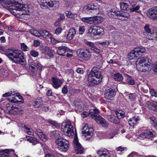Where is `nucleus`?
<instances>
[{
	"label": "nucleus",
	"mask_w": 157,
	"mask_h": 157,
	"mask_svg": "<svg viewBox=\"0 0 157 157\" xmlns=\"http://www.w3.org/2000/svg\"><path fill=\"white\" fill-rule=\"evenodd\" d=\"M43 36L44 38L48 39L51 37V35L48 32L44 29H41L40 31V36Z\"/></svg>",
	"instance_id": "7c9ffc66"
},
{
	"label": "nucleus",
	"mask_w": 157,
	"mask_h": 157,
	"mask_svg": "<svg viewBox=\"0 0 157 157\" xmlns=\"http://www.w3.org/2000/svg\"><path fill=\"white\" fill-rule=\"evenodd\" d=\"M153 70L154 72L157 73V62H155L154 63Z\"/></svg>",
	"instance_id": "774afa93"
},
{
	"label": "nucleus",
	"mask_w": 157,
	"mask_h": 157,
	"mask_svg": "<svg viewBox=\"0 0 157 157\" xmlns=\"http://www.w3.org/2000/svg\"><path fill=\"white\" fill-rule=\"evenodd\" d=\"M98 9V6L97 4L91 3L85 6L82 9V12L84 13L88 14L90 11V10H93Z\"/></svg>",
	"instance_id": "2eb2a0df"
},
{
	"label": "nucleus",
	"mask_w": 157,
	"mask_h": 157,
	"mask_svg": "<svg viewBox=\"0 0 157 157\" xmlns=\"http://www.w3.org/2000/svg\"><path fill=\"white\" fill-rule=\"evenodd\" d=\"M86 44L88 46L90 47L91 50L93 51L94 52L98 53L99 54L103 52V51L102 50L98 48L95 46L93 42L87 41L86 42Z\"/></svg>",
	"instance_id": "4be33fe9"
},
{
	"label": "nucleus",
	"mask_w": 157,
	"mask_h": 157,
	"mask_svg": "<svg viewBox=\"0 0 157 157\" xmlns=\"http://www.w3.org/2000/svg\"><path fill=\"white\" fill-rule=\"evenodd\" d=\"M33 105L36 108H38L39 106V103L38 101H37L36 100H34Z\"/></svg>",
	"instance_id": "338daca9"
},
{
	"label": "nucleus",
	"mask_w": 157,
	"mask_h": 157,
	"mask_svg": "<svg viewBox=\"0 0 157 157\" xmlns=\"http://www.w3.org/2000/svg\"><path fill=\"white\" fill-rule=\"evenodd\" d=\"M115 112L117 117L119 120L121 119L124 116L125 113L122 110H116L115 111Z\"/></svg>",
	"instance_id": "4c0bfd02"
},
{
	"label": "nucleus",
	"mask_w": 157,
	"mask_h": 157,
	"mask_svg": "<svg viewBox=\"0 0 157 157\" xmlns=\"http://www.w3.org/2000/svg\"><path fill=\"white\" fill-rule=\"evenodd\" d=\"M128 97L130 100L133 101L136 98V94L135 93L129 94Z\"/></svg>",
	"instance_id": "4d7b16f0"
},
{
	"label": "nucleus",
	"mask_w": 157,
	"mask_h": 157,
	"mask_svg": "<svg viewBox=\"0 0 157 157\" xmlns=\"http://www.w3.org/2000/svg\"><path fill=\"white\" fill-rule=\"evenodd\" d=\"M140 120L138 117H134L131 118L128 122L130 125L133 127L137 124L138 122Z\"/></svg>",
	"instance_id": "cd10ccee"
},
{
	"label": "nucleus",
	"mask_w": 157,
	"mask_h": 157,
	"mask_svg": "<svg viewBox=\"0 0 157 157\" xmlns=\"http://www.w3.org/2000/svg\"><path fill=\"white\" fill-rule=\"evenodd\" d=\"M6 107L7 108V110H8V112L10 113H13V111H14L16 112V113L18 115L21 113L20 112L21 110V107L18 105L10 106V105L7 104L6 106Z\"/></svg>",
	"instance_id": "f3484780"
},
{
	"label": "nucleus",
	"mask_w": 157,
	"mask_h": 157,
	"mask_svg": "<svg viewBox=\"0 0 157 157\" xmlns=\"http://www.w3.org/2000/svg\"><path fill=\"white\" fill-rule=\"evenodd\" d=\"M136 67L138 70L142 72L150 71L153 64L152 60L147 57H142L137 61Z\"/></svg>",
	"instance_id": "7ed1b4c3"
},
{
	"label": "nucleus",
	"mask_w": 157,
	"mask_h": 157,
	"mask_svg": "<svg viewBox=\"0 0 157 157\" xmlns=\"http://www.w3.org/2000/svg\"><path fill=\"white\" fill-rule=\"evenodd\" d=\"M63 29L60 27H58L55 30V34L56 35H59L61 33Z\"/></svg>",
	"instance_id": "bf43d9fd"
},
{
	"label": "nucleus",
	"mask_w": 157,
	"mask_h": 157,
	"mask_svg": "<svg viewBox=\"0 0 157 157\" xmlns=\"http://www.w3.org/2000/svg\"><path fill=\"white\" fill-rule=\"evenodd\" d=\"M89 113L91 114V117L95 120L98 123L101 124L103 127H107L109 125L108 123L99 114V112L96 108L91 109L89 110Z\"/></svg>",
	"instance_id": "20e7f679"
},
{
	"label": "nucleus",
	"mask_w": 157,
	"mask_h": 157,
	"mask_svg": "<svg viewBox=\"0 0 157 157\" xmlns=\"http://www.w3.org/2000/svg\"><path fill=\"white\" fill-rule=\"evenodd\" d=\"M137 56L144 53L146 50L144 48L142 47H137L134 49Z\"/></svg>",
	"instance_id": "f704fd0d"
},
{
	"label": "nucleus",
	"mask_w": 157,
	"mask_h": 157,
	"mask_svg": "<svg viewBox=\"0 0 157 157\" xmlns=\"http://www.w3.org/2000/svg\"><path fill=\"white\" fill-rule=\"evenodd\" d=\"M40 107L41 110L47 112L49 110V108L46 104H43V103H41L40 104Z\"/></svg>",
	"instance_id": "a18cd8bd"
},
{
	"label": "nucleus",
	"mask_w": 157,
	"mask_h": 157,
	"mask_svg": "<svg viewBox=\"0 0 157 157\" xmlns=\"http://www.w3.org/2000/svg\"><path fill=\"white\" fill-rule=\"evenodd\" d=\"M151 123V124L154 126H157V121L155 117L153 116H151L150 117Z\"/></svg>",
	"instance_id": "49530a36"
},
{
	"label": "nucleus",
	"mask_w": 157,
	"mask_h": 157,
	"mask_svg": "<svg viewBox=\"0 0 157 157\" xmlns=\"http://www.w3.org/2000/svg\"><path fill=\"white\" fill-rule=\"evenodd\" d=\"M21 49L24 51H27L29 50V48L24 43L21 44Z\"/></svg>",
	"instance_id": "09e8293b"
},
{
	"label": "nucleus",
	"mask_w": 157,
	"mask_h": 157,
	"mask_svg": "<svg viewBox=\"0 0 157 157\" xmlns=\"http://www.w3.org/2000/svg\"><path fill=\"white\" fill-rule=\"evenodd\" d=\"M62 92L63 94H66L68 92L67 87V85L64 86L62 89Z\"/></svg>",
	"instance_id": "680f3d73"
},
{
	"label": "nucleus",
	"mask_w": 157,
	"mask_h": 157,
	"mask_svg": "<svg viewBox=\"0 0 157 157\" xmlns=\"http://www.w3.org/2000/svg\"><path fill=\"white\" fill-rule=\"evenodd\" d=\"M18 94V93H15L14 91H11L9 92L4 94L2 96L3 97H8L7 98V99L12 102L16 103L19 102L23 103L24 102L23 98Z\"/></svg>",
	"instance_id": "0eeeda50"
},
{
	"label": "nucleus",
	"mask_w": 157,
	"mask_h": 157,
	"mask_svg": "<svg viewBox=\"0 0 157 157\" xmlns=\"http://www.w3.org/2000/svg\"><path fill=\"white\" fill-rule=\"evenodd\" d=\"M97 44H100L101 45L104 47H107L109 45V42L108 41H105L103 42H98L95 43Z\"/></svg>",
	"instance_id": "3c124183"
},
{
	"label": "nucleus",
	"mask_w": 157,
	"mask_h": 157,
	"mask_svg": "<svg viewBox=\"0 0 157 157\" xmlns=\"http://www.w3.org/2000/svg\"><path fill=\"white\" fill-rule=\"evenodd\" d=\"M117 134V131L116 130L112 132L109 133L107 136V138L108 139H112L113 138L114 136Z\"/></svg>",
	"instance_id": "8fccbe9b"
},
{
	"label": "nucleus",
	"mask_w": 157,
	"mask_h": 157,
	"mask_svg": "<svg viewBox=\"0 0 157 157\" xmlns=\"http://www.w3.org/2000/svg\"><path fill=\"white\" fill-rule=\"evenodd\" d=\"M147 104L150 110L155 112L157 111V106L153 103L152 100L148 101L147 102Z\"/></svg>",
	"instance_id": "c756f323"
},
{
	"label": "nucleus",
	"mask_w": 157,
	"mask_h": 157,
	"mask_svg": "<svg viewBox=\"0 0 157 157\" xmlns=\"http://www.w3.org/2000/svg\"><path fill=\"white\" fill-rule=\"evenodd\" d=\"M31 55L33 57H36L38 56L39 52L34 50H32L30 51Z\"/></svg>",
	"instance_id": "6e6d98bb"
},
{
	"label": "nucleus",
	"mask_w": 157,
	"mask_h": 157,
	"mask_svg": "<svg viewBox=\"0 0 157 157\" xmlns=\"http://www.w3.org/2000/svg\"><path fill=\"white\" fill-rule=\"evenodd\" d=\"M99 157H108L110 156L109 152L106 149H100L97 152Z\"/></svg>",
	"instance_id": "bb28decb"
},
{
	"label": "nucleus",
	"mask_w": 157,
	"mask_h": 157,
	"mask_svg": "<svg viewBox=\"0 0 157 157\" xmlns=\"http://www.w3.org/2000/svg\"><path fill=\"white\" fill-rule=\"evenodd\" d=\"M154 133L155 132L153 131L152 130L150 129L146 130L143 134L146 138H150L154 136Z\"/></svg>",
	"instance_id": "473e14b6"
},
{
	"label": "nucleus",
	"mask_w": 157,
	"mask_h": 157,
	"mask_svg": "<svg viewBox=\"0 0 157 157\" xmlns=\"http://www.w3.org/2000/svg\"><path fill=\"white\" fill-rule=\"evenodd\" d=\"M13 9L17 10H21L22 11L21 14L28 15L31 13L33 10L31 6H28L27 5H22L21 3L13 1L11 4Z\"/></svg>",
	"instance_id": "423d86ee"
},
{
	"label": "nucleus",
	"mask_w": 157,
	"mask_h": 157,
	"mask_svg": "<svg viewBox=\"0 0 157 157\" xmlns=\"http://www.w3.org/2000/svg\"><path fill=\"white\" fill-rule=\"evenodd\" d=\"M49 123L53 125L56 127L59 126V124L56 121H48Z\"/></svg>",
	"instance_id": "0e129e2a"
},
{
	"label": "nucleus",
	"mask_w": 157,
	"mask_h": 157,
	"mask_svg": "<svg viewBox=\"0 0 157 157\" xmlns=\"http://www.w3.org/2000/svg\"><path fill=\"white\" fill-rule=\"evenodd\" d=\"M128 78L127 79V82L130 85H133L135 84V82L132 78L128 75Z\"/></svg>",
	"instance_id": "c03bdc74"
},
{
	"label": "nucleus",
	"mask_w": 157,
	"mask_h": 157,
	"mask_svg": "<svg viewBox=\"0 0 157 157\" xmlns=\"http://www.w3.org/2000/svg\"><path fill=\"white\" fill-rule=\"evenodd\" d=\"M147 15L152 20L157 21V6H154L149 9Z\"/></svg>",
	"instance_id": "4468645a"
},
{
	"label": "nucleus",
	"mask_w": 157,
	"mask_h": 157,
	"mask_svg": "<svg viewBox=\"0 0 157 157\" xmlns=\"http://www.w3.org/2000/svg\"><path fill=\"white\" fill-rule=\"evenodd\" d=\"M40 52L42 55L43 56L47 55L50 57L53 56L54 55L52 50L47 46H42L40 47Z\"/></svg>",
	"instance_id": "ddd939ff"
},
{
	"label": "nucleus",
	"mask_w": 157,
	"mask_h": 157,
	"mask_svg": "<svg viewBox=\"0 0 157 157\" xmlns=\"http://www.w3.org/2000/svg\"><path fill=\"white\" fill-rule=\"evenodd\" d=\"M24 127L25 128V132L29 135H32L33 134V131L32 129L28 125H25Z\"/></svg>",
	"instance_id": "ea45409f"
},
{
	"label": "nucleus",
	"mask_w": 157,
	"mask_h": 157,
	"mask_svg": "<svg viewBox=\"0 0 157 157\" xmlns=\"http://www.w3.org/2000/svg\"><path fill=\"white\" fill-rule=\"evenodd\" d=\"M144 30L148 34L152 32V30L149 28V25L148 24H146L144 27Z\"/></svg>",
	"instance_id": "5fc2aeb1"
},
{
	"label": "nucleus",
	"mask_w": 157,
	"mask_h": 157,
	"mask_svg": "<svg viewBox=\"0 0 157 157\" xmlns=\"http://www.w3.org/2000/svg\"><path fill=\"white\" fill-rule=\"evenodd\" d=\"M113 78L116 81H121L123 79V78L121 74L117 73L113 75Z\"/></svg>",
	"instance_id": "a19ab883"
},
{
	"label": "nucleus",
	"mask_w": 157,
	"mask_h": 157,
	"mask_svg": "<svg viewBox=\"0 0 157 157\" xmlns=\"http://www.w3.org/2000/svg\"><path fill=\"white\" fill-rule=\"evenodd\" d=\"M69 50V49L67 47L64 46H61L58 48L57 49V53L59 55L64 56L66 52Z\"/></svg>",
	"instance_id": "c85d7f7f"
},
{
	"label": "nucleus",
	"mask_w": 157,
	"mask_h": 157,
	"mask_svg": "<svg viewBox=\"0 0 157 157\" xmlns=\"http://www.w3.org/2000/svg\"><path fill=\"white\" fill-rule=\"evenodd\" d=\"M147 98V97L146 95H143L140 97V101L141 103L145 102L146 101V98Z\"/></svg>",
	"instance_id": "e2e57ef3"
},
{
	"label": "nucleus",
	"mask_w": 157,
	"mask_h": 157,
	"mask_svg": "<svg viewBox=\"0 0 157 157\" xmlns=\"http://www.w3.org/2000/svg\"><path fill=\"white\" fill-rule=\"evenodd\" d=\"M119 11H118L115 9H110L108 12L109 16L112 18H117L119 17Z\"/></svg>",
	"instance_id": "5701e85b"
},
{
	"label": "nucleus",
	"mask_w": 157,
	"mask_h": 157,
	"mask_svg": "<svg viewBox=\"0 0 157 157\" xmlns=\"http://www.w3.org/2000/svg\"><path fill=\"white\" fill-rule=\"evenodd\" d=\"M5 55L10 59L16 63L24 65L26 63V61L24 58V54L20 51H13L8 49L6 52Z\"/></svg>",
	"instance_id": "f03ea898"
},
{
	"label": "nucleus",
	"mask_w": 157,
	"mask_h": 157,
	"mask_svg": "<svg viewBox=\"0 0 157 157\" xmlns=\"http://www.w3.org/2000/svg\"><path fill=\"white\" fill-rule=\"evenodd\" d=\"M14 150L12 149H6L0 151V157H10L14 154Z\"/></svg>",
	"instance_id": "6ab92c4d"
},
{
	"label": "nucleus",
	"mask_w": 157,
	"mask_h": 157,
	"mask_svg": "<svg viewBox=\"0 0 157 157\" xmlns=\"http://www.w3.org/2000/svg\"><path fill=\"white\" fill-rule=\"evenodd\" d=\"M52 86L55 89L60 87L63 82L62 80L57 78H52Z\"/></svg>",
	"instance_id": "412c9836"
},
{
	"label": "nucleus",
	"mask_w": 157,
	"mask_h": 157,
	"mask_svg": "<svg viewBox=\"0 0 157 157\" xmlns=\"http://www.w3.org/2000/svg\"><path fill=\"white\" fill-rule=\"evenodd\" d=\"M77 52L78 53L79 57L85 60L89 59L91 57V54L90 50L87 49H79Z\"/></svg>",
	"instance_id": "9b49d317"
},
{
	"label": "nucleus",
	"mask_w": 157,
	"mask_h": 157,
	"mask_svg": "<svg viewBox=\"0 0 157 157\" xmlns=\"http://www.w3.org/2000/svg\"><path fill=\"white\" fill-rule=\"evenodd\" d=\"M108 118L111 122L115 124H117L120 122L119 120L117 117L113 115L108 116Z\"/></svg>",
	"instance_id": "2f4dec72"
},
{
	"label": "nucleus",
	"mask_w": 157,
	"mask_h": 157,
	"mask_svg": "<svg viewBox=\"0 0 157 157\" xmlns=\"http://www.w3.org/2000/svg\"><path fill=\"white\" fill-rule=\"evenodd\" d=\"M115 94L114 90L112 88L106 89L105 91V98L108 100H112L115 96Z\"/></svg>",
	"instance_id": "a211bd4d"
},
{
	"label": "nucleus",
	"mask_w": 157,
	"mask_h": 157,
	"mask_svg": "<svg viewBox=\"0 0 157 157\" xmlns=\"http://www.w3.org/2000/svg\"><path fill=\"white\" fill-rule=\"evenodd\" d=\"M39 63L36 60L34 61V64H32V65L29 66V68L34 72L36 71L39 67Z\"/></svg>",
	"instance_id": "72a5a7b5"
},
{
	"label": "nucleus",
	"mask_w": 157,
	"mask_h": 157,
	"mask_svg": "<svg viewBox=\"0 0 157 157\" xmlns=\"http://www.w3.org/2000/svg\"><path fill=\"white\" fill-rule=\"evenodd\" d=\"M61 130L63 132H66L67 136L72 137L74 134L73 127L71 122H66L62 124Z\"/></svg>",
	"instance_id": "1a4fd4ad"
},
{
	"label": "nucleus",
	"mask_w": 157,
	"mask_h": 157,
	"mask_svg": "<svg viewBox=\"0 0 157 157\" xmlns=\"http://www.w3.org/2000/svg\"><path fill=\"white\" fill-rule=\"evenodd\" d=\"M138 56L134 49L133 50L129 53L128 55V57L130 60H132L134 59L135 57H137Z\"/></svg>",
	"instance_id": "58836bf2"
},
{
	"label": "nucleus",
	"mask_w": 157,
	"mask_h": 157,
	"mask_svg": "<svg viewBox=\"0 0 157 157\" xmlns=\"http://www.w3.org/2000/svg\"><path fill=\"white\" fill-rule=\"evenodd\" d=\"M40 6L43 9L47 8L51 10L57 8L59 5V0H40Z\"/></svg>",
	"instance_id": "39448f33"
},
{
	"label": "nucleus",
	"mask_w": 157,
	"mask_h": 157,
	"mask_svg": "<svg viewBox=\"0 0 157 157\" xmlns=\"http://www.w3.org/2000/svg\"><path fill=\"white\" fill-rule=\"evenodd\" d=\"M102 78L100 71L98 68L94 67L88 75V85L90 86L98 85L101 81Z\"/></svg>",
	"instance_id": "f257e3e1"
},
{
	"label": "nucleus",
	"mask_w": 157,
	"mask_h": 157,
	"mask_svg": "<svg viewBox=\"0 0 157 157\" xmlns=\"http://www.w3.org/2000/svg\"><path fill=\"white\" fill-rule=\"evenodd\" d=\"M30 33L33 35H34L36 36H39L38 35L39 33V32L36 30L30 29L29 30Z\"/></svg>",
	"instance_id": "603ef678"
},
{
	"label": "nucleus",
	"mask_w": 157,
	"mask_h": 157,
	"mask_svg": "<svg viewBox=\"0 0 157 157\" xmlns=\"http://www.w3.org/2000/svg\"><path fill=\"white\" fill-rule=\"evenodd\" d=\"M40 139L43 142L46 141L48 140V137L43 132L40 131Z\"/></svg>",
	"instance_id": "de8ad7c7"
},
{
	"label": "nucleus",
	"mask_w": 157,
	"mask_h": 157,
	"mask_svg": "<svg viewBox=\"0 0 157 157\" xmlns=\"http://www.w3.org/2000/svg\"><path fill=\"white\" fill-rule=\"evenodd\" d=\"M8 73L7 71L2 68L0 69V76H1L6 77L8 75Z\"/></svg>",
	"instance_id": "79ce46f5"
},
{
	"label": "nucleus",
	"mask_w": 157,
	"mask_h": 157,
	"mask_svg": "<svg viewBox=\"0 0 157 157\" xmlns=\"http://www.w3.org/2000/svg\"><path fill=\"white\" fill-rule=\"evenodd\" d=\"M85 30V27L84 26H80L79 28V34H82Z\"/></svg>",
	"instance_id": "13d9d810"
},
{
	"label": "nucleus",
	"mask_w": 157,
	"mask_h": 157,
	"mask_svg": "<svg viewBox=\"0 0 157 157\" xmlns=\"http://www.w3.org/2000/svg\"><path fill=\"white\" fill-rule=\"evenodd\" d=\"M66 16L68 18L74 19L76 17V15L71 13L70 11H66L65 12Z\"/></svg>",
	"instance_id": "37998d69"
},
{
	"label": "nucleus",
	"mask_w": 157,
	"mask_h": 157,
	"mask_svg": "<svg viewBox=\"0 0 157 157\" xmlns=\"http://www.w3.org/2000/svg\"><path fill=\"white\" fill-rule=\"evenodd\" d=\"M89 32L92 36H101L104 33V30L100 27L95 26L90 28L89 29Z\"/></svg>",
	"instance_id": "f8f14e48"
},
{
	"label": "nucleus",
	"mask_w": 157,
	"mask_h": 157,
	"mask_svg": "<svg viewBox=\"0 0 157 157\" xmlns=\"http://www.w3.org/2000/svg\"><path fill=\"white\" fill-rule=\"evenodd\" d=\"M87 124H86L82 129V133L86 136H91L93 135V129L88 127Z\"/></svg>",
	"instance_id": "aec40b11"
},
{
	"label": "nucleus",
	"mask_w": 157,
	"mask_h": 157,
	"mask_svg": "<svg viewBox=\"0 0 157 157\" xmlns=\"http://www.w3.org/2000/svg\"><path fill=\"white\" fill-rule=\"evenodd\" d=\"M150 92L152 96L155 97H157V91H155L154 90L152 89L150 90Z\"/></svg>",
	"instance_id": "052dcab7"
},
{
	"label": "nucleus",
	"mask_w": 157,
	"mask_h": 157,
	"mask_svg": "<svg viewBox=\"0 0 157 157\" xmlns=\"http://www.w3.org/2000/svg\"><path fill=\"white\" fill-rule=\"evenodd\" d=\"M147 38L150 40H155L157 38V29L155 28L152 30V32L146 36Z\"/></svg>",
	"instance_id": "b1692460"
},
{
	"label": "nucleus",
	"mask_w": 157,
	"mask_h": 157,
	"mask_svg": "<svg viewBox=\"0 0 157 157\" xmlns=\"http://www.w3.org/2000/svg\"><path fill=\"white\" fill-rule=\"evenodd\" d=\"M89 115H90L91 114L89 113H89L86 112H84L81 114V116L83 117H87Z\"/></svg>",
	"instance_id": "69168bd1"
},
{
	"label": "nucleus",
	"mask_w": 157,
	"mask_h": 157,
	"mask_svg": "<svg viewBox=\"0 0 157 157\" xmlns=\"http://www.w3.org/2000/svg\"><path fill=\"white\" fill-rule=\"evenodd\" d=\"M82 21L87 24L97 25L101 23L102 19L100 17H84L81 18Z\"/></svg>",
	"instance_id": "9d476101"
},
{
	"label": "nucleus",
	"mask_w": 157,
	"mask_h": 157,
	"mask_svg": "<svg viewBox=\"0 0 157 157\" xmlns=\"http://www.w3.org/2000/svg\"><path fill=\"white\" fill-rule=\"evenodd\" d=\"M76 33V29L73 28H71L68 31L67 35V40H71L73 38Z\"/></svg>",
	"instance_id": "393cba45"
},
{
	"label": "nucleus",
	"mask_w": 157,
	"mask_h": 157,
	"mask_svg": "<svg viewBox=\"0 0 157 157\" xmlns=\"http://www.w3.org/2000/svg\"><path fill=\"white\" fill-rule=\"evenodd\" d=\"M140 7V6L139 5H137L135 7H133L132 8L130 9V11L131 12H136L139 13V11H138V10H139Z\"/></svg>",
	"instance_id": "864d4df0"
},
{
	"label": "nucleus",
	"mask_w": 157,
	"mask_h": 157,
	"mask_svg": "<svg viewBox=\"0 0 157 157\" xmlns=\"http://www.w3.org/2000/svg\"><path fill=\"white\" fill-rule=\"evenodd\" d=\"M55 142L57 148L60 151L66 152L69 148V143L64 139L60 138L56 140Z\"/></svg>",
	"instance_id": "6e6552de"
},
{
	"label": "nucleus",
	"mask_w": 157,
	"mask_h": 157,
	"mask_svg": "<svg viewBox=\"0 0 157 157\" xmlns=\"http://www.w3.org/2000/svg\"><path fill=\"white\" fill-rule=\"evenodd\" d=\"M130 14L129 13L126 12H122L119 11V13L118 17H122L123 18H120L119 19L122 21H127L129 18Z\"/></svg>",
	"instance_id": "a878e982"
},
{
	"label": "nucleus",
	"mask_w": 157,
	"mask_h": 157,
	"mask_svg": "<svg viewBox=\"0 0 157 157\" xmlns=\"http://www.w3.org/2000/svg\"><path fill=\"white\" fill-rule=\"evenodd\" d=\"M73 144L75 153L80 154L83 153L84 151V148L78 142V140H74Z\"/></svg>",
	"instance_id": "dca6fc26"
},
{
	"label": "nucleus",
	"mask_w": 157,
	"mask_h": 157,
	"mask_svg": "<svg viewBox=\"0 0 157 157\" xmlns=\"http://www.w3.org/2000/svg\"><path fill=\"white\" fill-rule=\"evenodd\" d=\"M119 4L121 10H129V6L128 3L122 2H120Z\"/></svg>",
	"instance_id": "e433bc0d"
},
{
	"label": "nucleus",
	"mask_w": 157,
	"mask_h": 157,
	"mask_svg": "<svg viewBox=\"0 0 157 157\" xmlns=\"http://www.w3.org/2000/svg\"><path fill=\"white\" fill-rule=\"evenodd\" d=\"M51 134L54 136L56 140L58 139L63 138L61 137L62 136V133L58 131H54L51 132Z\"/></svg>",
	"instance_id": "c9c22d12"
}]
</instances>
